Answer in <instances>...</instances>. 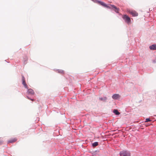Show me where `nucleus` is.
Masks as SVG:
<instances>
[{"label": "nucleus", "mask_w": 156, "mask_h": 156, "mask_svg": "<svg viewBox=\"0 0 156 156\" xmlns=\"http://www.w3.org/2000/svg\"><path fill=\"white\" fill-rule=\"evenodd\" d=\"M98 145V142H95L92 144V146L93 147H94Z\"/></svg>", "instance_id": "nucleus-12"}, {"label": "nucleus", "mask_w": 156, "mask_h": 156, "mask_svg": "<svg viewBox=\"0 0 156 156\" xmlns=\"http://www.w3.org/2000/svg\"><path fill=\"white\" fill-rule=\"evenodd\" d=\"M98 4L103 6L107 8H110L109 5H107L104 2L99 1L98 2Z\"/></svg>", "instance_id": "nucleus-6"}, {"label": "nucleus", "mask_w": 156, "mask_h": 156, "mask_svg": "<svg viewBox=\"0 0 156 156\" xmlns=\"http://www.w3.org/2000/svg\"><path fill=\"white\" fill-rule=\"evenodd\" d=\"M113 112L116 115H119L120 114V113L119 112L117 109H115L113 110Z\"/></svg>", "instance_id": "nucleus-11"}, {"label": "nucleus", "mask_w": 156, "mask_h": 156, "mask_svg": "<svg viewBox=\"0 0 156 156\" xmlns=\"http://www.w3.org/2000/svg\"><path fill=\"white\" fill-rule=\"evenodd\" d=\"M149 48L151 50H155L156 49V45L152 44L150 46Z\"/></svg>", "instance_id": "nucleus-9"}, {"label": "nucleus", "mask_w": 156, "mask_h": 156, "mask_svg": "<svg viewBox=\"0 0 156 156\" xmlns=\"http://www.w3.org/2000/svg\"><path fill=\"white\" fill-rule=\"evenodd\" d=\"M120 96L119 94H115L112 96V98L113 99L116 100Z\"/></svg>", "instance_id": "nucleus-8"}, {"label": "nucleus", "mask_w": 156, "mask_h": 156, "mask_svg": "<svg viewBox=\"0 0 156 156\" xmlns=\"http://www.w3.org/2000/svg\"><path fill=\"white\" fill-rule=\"evenodd\" d=\"M122 18L125 20V22L127 24H129L131 23V19L127 15H124L122 16Z\"/></svg>", "instance_id": "nucleus-2"}, {"label": "nucleus", "mask_w": 156, "mask_h": 156, "mask_svg": "<svg viewBox=\"0 0 156 156\" xmlns=\"http://www.w3.org/2000/svg\"><path fill=\"white\" fill-rule=\"evenodd\" d=\"M3 141L2 140H0V144H2Z\"/></svg>", "instance_id": "nucleus-20"}, {"label": "nucleus", "mask_w": 156, "mask_h": 156, "mask_svg": "<svg viewBox=\"0 0 156 156\" xmlns=\"http://www.w3.org/2000/svg\"><path fill=\"white\" fill-rule=\"evenodd\" d=\"M27 99H29L32 101H34V100L33 99H32L30 98L28 96H27Z\"/></svg>", "instance_id": "nucleus-17"}, {"label": "nucleus", "mask_w": 156, "mask_h": 156, "mask_svg": "<svg viewBox=\"0 0 156 156\" xmlns=\"http://www.w3.org/2000/svg\"><path fill=\"white\" fill-rule=\"evenodd\" d=\"M145 120H146L145 121V122H147L152 121V120L150 119L149 118L146 119Z\"/></svg>", "instance_id": "nucleus-16"}, {"label": "nucleus", "mask_w": 156, "mask_h": 156, "mask_svg": "<svg viewBox=\"0 0 156 156\" xmlns=\"http://www.w3.org/2000/svg\"><path fill=\"white\" fill-rule=\"evenodd\" d=\"M99 99L101 101L105 102L107 100V98L106 97H103L99 98Z\"/></svg>", "instance_id": "nucleus-10"}, {"label": "nucleus", "mask_w": 156, "mask_h": 156, "mask_svg": "<svg viewBox=\"0 0 156 156\" xmlns=\"http://www.w3.org/2000/svg\"><path fill=\"white\" fill-rule=\"evenodd\" d=\"M153 62L154 63H156V59L153 60Z\"/></svg>", "instance_id": "nucleus-19"}, {"label": "nucleus", "mask_w": 156, "mask_h": 156, "mask_svg": "<svg viewBox=\"0 0 156 156\" xmlns=\"http://www.w3.org/2000/svg\"><path fill=\"white\" fill-rule=\"evenodd\" d=\"M22 84H23L24 86V87L28 89V87L27 84L25 79V77L23 75H22Z\"/></svg>", "instance_id": "nucleus-5"}, {"label": "nucleus", "mask_w": 156, "mask_h": 156, "mask_svg": "<svg viewBox=\"0 0 156 156\" xmlns=\"http://www.w3.org/2000/svg\"><path fill=\"white\" fill-rule=\"evenodd\" d=\"M16 139H12L8 140V143H13L15 142L16 141Z\"/></svg>", "instance_id": "nucleus-13"}, {"label": "nucleus", "mask_w": 156, "mask_h": 156, "mask_svg": "<svg viewBox=\"0 0 156 156\" xmlns=\"http://www.w3.org/2000/svg\"><path fill=\"white\" fill-rule=\"evenodd\" d=\"M109 7L110 8H109L108 9H113L116 13H119V9L117 8L115 5L110 4L109 5Z\"/></svg>", "instance_id": "nucleus-3"}, {"label": "nucleus", "mask_w": 156, "mask_h": 156, "mask_svg": "<svg viewBox=\"0 0 156 156\" xmlns=\"http://www.w3.org/2000/svg\"><path fill=\"white\" fill-rule=\"evenodd\" d=\"M120 156H130V152L127 151H122L119 153Z\"/></svg>", "instance_id": "nucleus-1"}, {"label": "nucleus", "mask_w": 156, "mask_h": 156, "mask_svg": "<svg viewBox=\"0 0 156 156\" xmlns=\"http://www.w3.org/2000/svg\"><path fill=\"white\" fill-rule=\"evenodd\" d=\"M27 92L29 94L31 95H34V93L33 90L31 88H30L28 89Z\"/></svg>", "instance_id": "nucleus-7"}, {"label": "nucleus", "mask_w": 156, "mask_h": 156, "mask_svg": "<svg viewBox=\"0 0 156 156\" xmlns=\"http://www.w3.org/2000/svg\"><path fill=\"white\" fill-rule=\"evenodd\" d=\"M27 99H29L32 101H34V100L33 99H32L30 98L28 96H27Z\"/></svg>", "instance_id": "nucleus-18"}, {"label": "nucleus", "mask_w": 156, "mask_h": 156, "mask_svg": "<svg viewBox=\"0 0 156 156\" xmlns=\"http://www.w3.org/2000/svg\"><path fill=\"white\" fill-rule=\"evenodd\" d=\"M24 64H26L27 63V56H26L25 58H24Z\"/></svg>", "instance_id": "nucleus-15"}, {"label": "nucleus", "mask_w": 156, "mask_h": 156, "mask_svg": "<svg viewBox=\"0 0 156 156\" xmlns=\"http://www.w3.org/2000/svg\"><path fill=\"white\" fill-rule=\"evenodd\" d=\"M127 12L132 15L133 16H136L138 15V13L134 10H128Z\"/></svg>", "instance_id": "nucleus-4"}, {"label": "nucleus", "mask_w": 156, "mask_h": 156, "mask_svg": "<svg viewBox=\"0 0 156 156\" xmlns=\"http://www.w3.org/2000/svg\"><path fill=\"white\" fill-rule=\"evenodd\" d=\"M58 71V73L61 74H64V71L62 69H58L57 70Z\"/></svg>", "instance_id": "nucleus-14"}]
</instances>
